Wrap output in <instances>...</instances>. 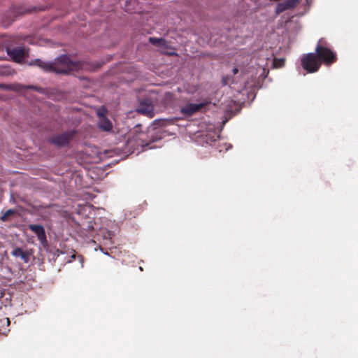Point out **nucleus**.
<instances>
[{
	"instance_id": "1",
	"label": "nucleus",
	"mask_w": 358,
	"mask_h": 358,
	"mask_svg": "<svg viewBox=\"0 0 358 358\" xmlns=\"http://www.w3.org/2000/svg\"><path fill=\"white\" fill-rule=\"evenodd\" d=\"M34 64L45 71L62 74H67L71 71H77L83 67L81 62L73 61L66 55H61L53 63H48L36 59L34 60Z\"/></svg>"
},
{
	"instance_id": "2",
	"label": "nucleus",
	"mask_w": 358,
	"mask_h": 358,
	"mask_svg": "<svg viewBox=\"0 0 358 358\" xmlns=\"http://www.w3.org/2000/svg\"><path fill=\"white\" fill-rule=\"evenodd\" d=\"M324 44H326L324 39L319 40L315 48V55L321 63L323 62L325 65L330 66L336 62V54L325 47Z\"/></svg>"
},
{
	"instance_id": "3",
	"label": "nucleus",
	"mask_w": 358,
	"mask_h": 358,
	"mask_svg": "<svg viewBox=\"0 0 358 358\" xmlns=\"http://www.w3.org/2000/svg\"><path fill=\"white\" fill-rule=\"evenodd\" d=\"M301 62L303 69L310 73L317 72L321 66L315 53L313 52L303 55Z\"/></svg>"
},
{
	"instance_id": "4",
	"label": "nucleus",
	"mask_w": 358,
	"mask_h": 358,
	"mask_svg": "<svg viewBox=\"0 0 358 358\" xmlns=\"http://www.w3.org/2000/svg\"><path fill=\"white\" fill-rule=\"evenodd\" d=\"M34 10H36V8L29 9L22 6L13 7L10 10L2 17L1 24L3 27H7L11 24L15 20V17L17 15L31 13Z\"/></svg>"
},
{
	"instance_id": "5",
	"label": "nucleus",
	"mask_w": 358,
	"mask_h": 358,
	"mask_svg": "<svg viewBox=\"0 0 358 358\" xmlns=\"http://www.w3.org/2000/svg\"><path fill=\"white\" fill-rule=\"evenodd\" d=\"M210 103V99L208 98L205 99L200 103H189L180 108V113L186 117H191L205 108Z\"/></svg>"
},
{
	"instance_id": "6",
	"label": "nucleus",
	"mask_w": 358,
	"mask_h": 358,
	"mask_svg": "<svg viewBox=\"0 0 358 358\" xmlns=\"http://www.w3.org/2000/svg\"><path fill=\"white\" fill-rule=\"evenodd\" d=\"M75 135L76 131L74 130L67 131L53 136L48 140V141L58 147H62L66 145Z\"/></svg>"
},
{
	"instance_id": "7",
	"label": "nucleus",
	"mask_w": 358,
	"mask_h": 358,
	"mask_svg": "<svg viewBox=\"0 0 358 358\" xmlns=\"http://www.w3.org/2000/svg\"><path fill=\"white\" fill-rule=\"evenodd\" d=\"M6 49L8 55L16 62H20L24 58L29 57L28 50L24 47H13L8 45L6 46Z\"/></svg>"
},
{
	"instance_id": "8",
	"label": "nucleus",
	"mask_w": 358,
	"mask_h": 358,
	"mask_svg": "<svg viewBox=\"0 0 358 358\" xmlns=\"http://www.w3.org/2000/svg\"><path fill=\"white\" fill-rule=\"evenodd\" d=\"M28 228L36 235L38 240L43 246L48 245L46 234L43 226L31 224L28 225Z\"/></svg>"
},
{
	"instance_id": "9",
	"label": "nucleus",
	"mask_w": 358,
	"mask_h": 358,
	"mask_svg": "<svg viewBox=\"0 0 358 358\" xmlns=\"http://www.w3.org/2000/svg\"><path fill=\"white\" fill-rule=\"evenodd\" d=\"M138 112L149 117L154 116V106L149 99H145L140 103Z\"/></svg>"
},
{
	"instance_id": "10",
	"label": "nucleus",
	"mask_w": 358,
	"mask_h": 358,
	"mask_svg": "<svg viewBox=\"0 0 358 358\" xmlns=\"http://www.w3.org/2000/svg\"><path fill=\"white\" fill-rule=\"evenodd\" d=\"M299 2V0H286L278 3L276 6V13L280 14L286 10L294 8Z\"/></svg>"
},
{
	"instance_id": "11",
	"label": "nucleus",
	"mask_w": 358,
	"mask_h": 358,
	"mask_svg": "<svg viewBox=\"0 0 358 358\" xmlns=\"http://www.w3.org/2000/svg\"><path fill=\"white\" fill-rule=\"evenodd\" d=\"M99 117V127L104 131H109L112 129L113 125L111 122L101 112L98 113Z\"/></svg>"
},
{
	"instance_id": "12",
	"label": "nucleus",
	"mask_w": 358,
	"mask_h": 358,
	"mask_svg": "<svg viewBox=\"0 0 358 358\" xmlns=\"http://www.w3.org/2000/svg\"><path fill=\"white\" fill-rule=\"evenodd\" d=\"M149 41L151 44L164 49H172L168 44V42L163 38L150 37Z\"/></svg>"
},
{
	"instance_id": "13",
	"label": "nucleus",
	"mask_w": 358,
	"mask_h": 358,
	"mask_svg": "<svg viewBox=\"0 0 358 358\" xmlns=\"http://www.w3.org/2000/svg\"><path fill=\"white\" fill-rule=\"evenodd\" d=\"M11 255L15 257H20L25 263H27L29 261V256L27 252L22 250L20 248H17L14 249Z\"/></svg>"
},
{
	"instance_id": "14",
	"label": "nucleus",
	"mask_w": 358,
	"mask_h": 358,
	"mask_svg": "<svg viewBox=\"0 0 358 358\" xmlns=\"http://www.w3.org/2000/svg\"><path fill=\"white\" fill-rule=\"evenodd\" d=\"M285 59L284 58H275L273 65L275 68H280L285 65Z\"/></svg>"
},
{
	"instance_id": "15",
	"label": "nucleus",
	"mask_w": 358,
	"mask_h": 358,
	"mask_svg": "<svg viewBox=\"0 0 358 358\" xmlns=\"http://www.w3.org/2000/svg\"><path fill=\"white\" fill-rule=\"evenodd\" d=\"M15 213V210L9 209L6 210L1 216V219L2 221H6L8 218Z\"/></svg>"
},
{
	"instance_id": "16",
	"label": "nucleus",
	"mask_w": 358,
	"mask_h": 358,
	"mask_svg": "<svg viewBox=\"0 0 358 358\" xmlns=\"http://www.w3.org/2000/svg\"><path fill=\"white\" fill-rule=\"evenodd\" d=\"M164 53L167 55H170V56L176 55V53L174 51L164 52Z\"/></svg>"
},
{
	"instance_id": "17",
	"label": "nucleus",
	"mask_w": 358,
	"mask_h": 358,
	"mask_svg": "<svg viewBox=\"0 0 358 358\" xmlns=\"http://www.w3.org/2000/svg\"><path fill=\"white\" fill-rule=\"evenodd\" d=\"M227 80H228V78H224L222 79V83H223L224 85H227Z\"/></svg>"
},
{
	"instance_id": "18",
	"label": "nucleus",
	"mask_w": 358,
	"mask_h": 358,
	"mask_svg": "<svg viewBox=\"0 0 358 358\" xmlns=\"http://www.w3.org/2000/svg\"><path fill=\"white\" fill-rule=\"evenodd\" d=\"M238 68L235 67V68H234V69H233V73H234V75H235V74H236V73H238Z\"/></svg>"
},
{
	"instance_id": "19",
	"label": "nucleus",
	"mask_w": 358,
	"mask_h": 358,
	"mask_svg": "<svg viewBox=\"0 0 358 358\" xmlns=\"http://www.w3.org/2000/svg\"><path fill=\"white\" fill-rule=\"evenodd\" d=\"M27 87V88H33V87H31V86H28V87Z\"/></svg>"
}]
</instances>
